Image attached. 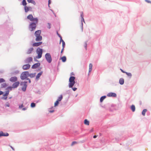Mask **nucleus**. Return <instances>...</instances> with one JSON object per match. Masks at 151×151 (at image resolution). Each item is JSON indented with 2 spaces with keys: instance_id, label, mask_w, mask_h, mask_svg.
I'll return each mask as SVG.
<instances>
[{
  "instance_id": "nucleus-15",
  "label": "nucleus",
  "mask_w": 151,
  "mask_h": 151,
  "mask_svg": "<svg viewBox=\"0 0 151 151\" xmlns=\"http://www.w3.org/2000/svg\"><path fill=\"white\" fill-rule=\"evenodd\" d=\"M42 42H35L33 43L32 45L34 47H37L41 45L42 44Z\"/></svg>"
},
{
  "instance_id": "nucleus-24",
  "label": "nucleus",
  "mask_w": 151,
  "mask_h": 151,
  "mask_svg": "<svg viewBox=\"0 0 151 151\" xmlns=\"http://www.w3.org/2000/svg\"><path fill=\"white\" fill-rule=\"evenodd\" d=\"M84 123L85 125H89V122L87 119H85L84 121Z\"/></svg>"
},
{
  "instance_id": "nucleus-30",
  "label": "nucleus",
  "mask_w": 151,
  "mask_h": 151,
  "mask_svg": "<svg viewBox=\"0 0 151 151\" xmlns=\"http://www.w3.org/2000/svg\"><path fill=\"white\" fill-rule=\"evenodd\" d=\"M27 4L26 1V0H23L22 2V4L23 5L25 6H26Z\"/></svg>"
},
{
  "instance_id": "nucleus-12",
  "label": "nucleus",
  "mask_w": 151,
  "mask_h": 151,
  "mask_svg": "<svg viewBox=\"0 0 151 151\" xmlns=\"http://www.w3.org/2000/svg\"><path fill=\"white\" fill-rule=\"evenodd\" d=\"M40 63H37L34 64L32 67V69H35L37 68L40 66Z\"/></svg>"
},
{
  "instance_id": "nucleus-20",
  "label": "nucleus",
  "mask_w": 151,
  "mask_h": 151,
  "mask_svg": "<svg viewBox=\"0 0 151 151\" xmlns=\"http://www.w3.org/2000/svg\"><path fill=\"white\" fill-rule=\"evenodd\" d=\"M33 50V48H30L29 49L27 52V54H30L32 51Z\"/></svg>"
},
{
  "instance_id": "nucleus-56",
  "label": "nucleus",
  "mask_w": 151,
  "mask_h": 151,
  "mask_svg": "<svg viewBox=\"0 0 151 151\" xmlns=\"http://www.w3.org/2000/svg\"><path fill=\"white\" fill-rule=\"evenodd\" d=\"M27 79L29 80V83H31V80H30V79H29V78H27Z\"/></svg>"
},
{
  "instance_id": "nucleus-52",
  "label": "nucleus",
  "mask_w": 151,
  "mask_h": 151,
  "mask_svg": "<svg viewBox=\"0 0 151 151\" xmlns=\"http://www.w3.org/2000/svg\"><path fill=\"white\" fill-rule=\"evenodd\" d=\"M97 135H94L93 136V138H96L97 137Z\"/></svg>"
},
{
  "instance_id": "nucleus-43",
  "label": "nucleus",
  "mask_w": 151,
  "mask_h": 151,
  "mask_svg": "<svg viewBox=\"0 0 151 151\" xmlns=\"http://www.w3.org/2000/svg\"><path fill=\"white\" fill-rule=\"evenodd\" d=\"M23 107V104H22L21 105L19 106V109H20L22 107Z\"/></svg>"
},
{
  "instance_id": "nucleus-38",
  "label": "nucleus",
  "mask_w": 151,
  "mask_h": 151,
  "mask_svg": "<svg viewBox=\"0 0 151 151\" xmlns=\"http://www.w3.org/2000/svg\"><path fill=\"white\" fill-rule=\"evenodd\" d=\"M4 80L2 78H0V83H2L5 82Z\"/></svg>"
},
{
  "instance_id": "nucleus-41",
  "label": "nucleus",
  "mask_w": 151,
  "mask_h": 151,
  "mask_svg": "<svg viewBox=\"0 0 151 151\" xmlns=\"http://www.w3.org/2000/svg\"><path fill=\"white\" fill-rule=\"evenodd\" d=\"M12 87L9 86L7 88V89H9L10 90H12Z\"/></svg>"
},
{
  "instance_id": "nucleus-22",
  "label": "nucleus",
  "mask_w": 151,
  "mask_h": 151,
  "mask_svg": "<svg viewBox=\"0 0 151 151\" xmlns=\"http://www.w3.org/2000/svg\"><path fill=\"white\" fill-rule=\"evenodd\" d=\"M93 67L92 64L91 63H90L89 65V72H90L92 70V68Z\"/></svg>"
},
{
  "instance_id": "nucleus-11",
  "label": "nucleus",
  "mask_w": 151,
  "mask_h": 151,
  "mask_svg": "<svg viewBox=\"0 0 151 151\" xmlns=\"http://www.w3.org/2000/svg\"><path fill=\"white\" fill-rule=\"evenodd\" d=\"M30 65L29 64L24 65H23L22 68L24 70H27L29 68Z\"/></svg>"
},
{
  "instance_id": "nucleus-51",
  "label": "nucleus",
  "mask_w": 151,
  "mask_h": 151,
  "mask_svg": "<svg viewBox=\"0 0 151 151\" xmlns=\"http://www.w3.org/2000/svg\"><path fill=\"white\" fill-rule=\"evenodd\" d=\"M120 70H121V71H122V72H123V73H125L126 72H125L124 70H122V69H120Z\"/></svg>"
},
{
  "instance_id": "nucleus-17",
  "label": "nucleus",
  "mask_w": 151,
  "mask_h": 151,
  "mask_svg": "<svg viewBox=\"0 0 151 151\" xmlns=\"http://www.w3.org/2000/svg\"><path fill=\"white\" fill-rule=\"evenodd\" d=\"M41 31L40 30H38L35 32V36L40 35Z\"/></svg>"
},
{
  "instance_id": "nucleus-21",
  "label": "nucleus",
  "mask_w": 151,
  "mask_h": 151,
  "mask_svg": "<svg viewBox=\"0 0 151 151\" xmlns=\"http://www.w3.org/2000/svg\"><path fill=\"white\" fill-rule=\"evenodd\" d=\"M124 82V79L123 78H120L119 80V83L121 85H122Z\"/></svg>"
},
{
  "instance_id": "nucleus-18",
  "label": "nucleus",
  "mask_w": 151,
  "mask_h": 151,
  "mask_svg": "<svg viewBox=\"0 0 151 151\" xmlns=\"http://www.w3.org/2000/svg\"><path fill=\"white\" fill-rule=\"evenodd\" d=\"M43 72L42 71H41L38 73L37 75L36 76V79L37 80H38L40 78V77L41 76V75L42 74Z\"/></svg>"
},
{
  "instance_id": "nucleus-46",
  "label": "nucleus",
  "mask_w": 151,
  "mask_h": 151,
  "mask_svg": "<svg viewBox=\"0 0 151 151\" xmlns=\"http://www.w3.org/2000/svg\"><path fill=\"white\" fill-rule=\"evenodd\" d=\"M64 50V48L63 47V48H62V50L61 51V53H62L63 52V51Z\"/></svg>"
},
{
  "instance_id": "nucleus-7",
  "label": "nucleus",
  "mask_w": 151,
  "mask_h": 151,
  "mask_svg": "<svg viewBox=\"0 0 151 151\" xmlns=\"http://www.w3.org/2000/svg\"><path fill=\"white\" fill-rule=\"evenodd\" d=\"M27 82H21L20 85L22 86V90L23 91H24L26 90V88L27 86Z\"/></svg>"
},
{
  "instance_id": "nucleus-31",
  "label": "nucleus",
  "mask_w": 151,
  "mask_h": 151,
  "mask_svg": "<svg viewBox=\"0 0 151 151\" xmlns=\"http://www.w3.org/2000/svg\"><path fill=\"white\" fill-rule=\"evenodd\" d=\"M9 93V91H6L5 93H4L3 95L4 96H7L8 95Z\"/></svg>"
},
{
  "instance_id": "nucleus-6",
  "label": "nucleus",
  "mask_w": 151,
  "mask_h": 151,
  "mask_svg": "<svg viewBox=\"0 0 151 151\" xmlns=\"http://www.w3.org/2000/svg\"><path fill=\"white\" fill-rule=\"evenodd\" d=\"M45 57L47 61L49 63H50L52 60L51 55L49 53H47L45 55Z\"/></svg>"
},
{
  "instance_id": "nucleus-1",
  "label": "nucleus",
  "mask_w": 151,
  "mask_h": 151,
  "mask_svg": "<svg viewBox=\"0 0 151 151\" xmlns=\"http://www.w3.org/2000/svg\"><path fill=\"white\" fill-rule=\"evenodd\" d=\"M75 78L73 76H71L70 78L69 84V86L70 88H72L74 86L75 83Z\"/></svg>"
},
{
  "instance_id": "nucleus-54",
  "label": "nucleus",
  "mask_w": 151,
  "mask_h": 151,
  "mask_svg": "<svg viewBox=\"0 0 151 151\" xmlns=\"http://www.w3.org/2000/svg\"><path fill=\"white\" fill-rule=\"evenodd\" d=\"M51 1L50 0H49L48 1V5H49V4L50 3Z\"/></svg>"
},
{
  "instance_id": "nucleus-2",
  "label": "nucleus",
  "mask_w": 151,
  "mask_h": 151,
  "mask_svg": "<svg viewBox=\"0 0 151 151\" xmlns=\"http://www.w3.org/2000/svg\"><path fill=\"white\" fill-rule=\"evenodd\" d=\"M37 23L35 22H32L29 24V29L30 31H32L35 29Z\"/></svg>"
},
{
  "instance_id": "nucleus-3",
  "label": "nucleus",
  "mask_w": 151,
  "mask_h": 151,
  "mask_svg": "<svg viewBox=\"0 0 151 151\" xmlns=\"http://www.w3.org/2000/svg\"><path fill=\"white\" fill-rule=\"evenodd\" d=\"M27 18L31 21H34L36 22V23H37L38 19L37 18H34L33 16L31 14L29 15L27 17Z\"/></svg>"
},
{
  "instance_id": "nucleus-47",
  "label": "nucleus",
  "mask_w": 151,
  "mask_h": 151,
  "mask_svg": "<svg viewBox=\"0 0 151 151\" xmlns=\"http://www.w3.org/2000/svg\"><path fill=\"white\" fill-rule=\"evenodd\" d=\"M49 112L50 113H52V112H54V110H50V111H49Z\"/></svg>"
},
{
  "instance_id": "nucleus-9",
  "label": "nucleus",
  "mask_w": 151,
  "mask_h": 151,
  "mask_svg": "<svg viewBox=\"0 0 151 151\" xmlns=\"http://www.w3.org/2000/svg\"><path fill=\"white\" fill-rule=\"evenodd\" d=\"M107 96L109 97H115L116 96V94L114 93L111 92L107 94Z\"/></svg>"
},
{
  "instance_id": "nucleus-59",
  "label": "nucleus",
  "mask_w": 151,
  "mask_h": 151,
  "mask_svg": "<svg viewBox=\"0 0 151 151\" xmlns=\"http://www.w3.org/2000/svg\"><path fill=\"white\" fill-rule=\"evenodd\" d=\"M82 30H83V25H82Z\"/></svg>"
},
{
  "instance_id": "nucleus-27",
  "label": "nucleus",
  "mask_w": 151,
  "mask_h": 151,
  "mask_svg": "<svg viewBox=\"0 0 151 151\" xmlns=\"http://www.w3.org/2000/svg\"><path fill=\"white\" fill-rule=\"evenodd\" d=\"M106 98V96H102L100 99V102H101L103 101V100Z\"/></svg>"
},
{
  "instance_id": "nucleus-48",
  "label": "nucleus",
  "mask_w": 151,
  "mask_h": 151,
  "mask_svg": "<svg viewBox=\"0 0 151 151\" xmlns=\"http://www.w3.org/2000/svg\"><path fill=\"white\" fill-rule=\"evenodd\" d=\"M60 42H62V40H62V37H60Z\"/></svg>"
},
{
  "instance_id": "nucleus-55",
  "label": "nucleus",
  "mask_w": 151,
  "mask_h": 151,
  "mask_svg": "<svg viewBox=\"0 0 151 151\" xmlns=\"http://www.w3.org/2000/svg\"><path fill=\"white\" fill-rule=\"evenodd\" d=\"M57 35H58L60 37H61L60 36V34H59L58 33V32H57Z\"/></svg>"
},
{
  "instance_id": "nucleus-58",
  "label": "nucleus",
  "mask_w": 151,
  "mask_h": 151,
  "mask_svg": "<svg viewBox=\"0 0 151 151\" xmlns=\"http://www.w3.org/2000/svg\"><path fill=\"white\" fill-rule=\"evenodd\" d=\"M146 1L148 2V3H150V1H148V0H146Z\"/></svg>"
},
{
  "instance_id": "nucleus-44",
  "label": "nucleus",
  "mask_w": 151,
  "mask_h": 151,
  "mask_svg": "<svg viewBox=\"0 0 151 151\" xmlns=\"http://www.w3.org/2000/svg\"><path fill=\"white\" fill-rule=\"evenodd\" d=\"M33 0H27V1L29 3H31Z\"/></svg>"
},
{
  "instance_id": "nucleus-33",
  "label": "nucleus",
  "mask_w": 151,
  "mask_h": 151,
  "mask_svg": "<svg viewBox=\"0 0 151 151\" xmlns=\"http://www.w3.org/2000/svg\"><path fill=\"white\" fill-rule=\"evenodd\" d=\"M81 16L82 18V21L83 20V21L84 22V19L83 17V12L81 13Z\"/></svg>"
},
{
  "instance_id": "nucleus-42",
  "label": "nucleus",
  "mask_w": 151,
  "mask_h": 151,
  "mask_svg": "<svg viewBox=\"0 0 151 151\" xmlns=\"http://www.w3.org/2000/svg\"><path fill=\"white\" fill-rule=\"evenodd\" d=\"M31 3H32L34 5H35L36 4V2L34 0H33Z\"/></svg>"
},
{
  "instance_id": "nucleus-57",
  "label": "nucleus",
  "mask_w": 151,
  "mask_h": 151,
  "mask_svg": "<svg viewBox=\"0 0 151 151\" xmlns=\"http://www.w3.org/2000/svg\"><path fill=\"white\" fill-rule=\"evenodd\" d=\"M6 86V84H4V85H3V86L2 87H4L5 86Z\"/></svg>"
},
{
  "instance_id": "nucleus-16",
  "label": "nucleus",
  "mask_w": 151,
  "mask_h": 151,
  "mask_svg": "<svg viewBox=\"0 0 151 151\" xmlns=\"http://www.w3.org/2000/svg\"><path fill=\"white\" fill-rule=\"evenodd\" d=\"M17 78L16 77H12L10 79V81L12 82H14L17 81Z\"/></svg>"
},
{
  "instance_id": "nucleus-28",
  "label": "nucleus",
  "mask_w": 151,
  "mask_h": 151,
  "mask_svg": "<svg viewBox=\"0 0 151 151\" xmlns=\"http://www.w3.org/2000/svg\"><path fill=\"white\" fill-rule=\"evenodd\" d=\"M147 109H144L142 112V115L145 116V113L147 112Z\"/></svg>"
},
{
  "instance_id": "nucleus-36",
  "label": "nucleus",
  "mask_w": 151,
  "mask_h": 151,
  "mask_svg": "<svg viewBox=\"0 0 151 151\" xmlns=\"http://www.w3.org/2000/svg\"><path fill=\"white\" fill-rule=\"evenodd\" d=\"M35 104L34 103H32L31 104V106L32 107H34L35 106Z\"/></svg>"
},
{
  "instance_id": "nucleus-39",
  "label": "nucleus",
  "mask_w": 151,
  "mask_h": 151,
  "mask_svg": "<svg viewBox=\"0 0 151 151\" xmlns=\"http://www.w3.org/2000/svg\"><path fill=\"white\" fill-rule=\"evenodd\" d=\"M87 44L86 42H85L83 45V46L85 48L86 50Z\"/></svg>"
},
{
  "instance_id": "nucleus-14",
  "label": "nucleus",
  "mask_w": 151,
  "mask_h": 151,
  "mask_svg": "<svg viewBox=\"0 0 151 151\" xmlns=\"http://www.w3.org/2000/svg\"><path fill=\"white\" fill-rule=\"evenodd\" d=\"M36 37V38L35 39V40L36 41H40L42 40V37L41 36H35Z\"/></svg>"
},
{
  "instance_id": "nucleus-23",
  "label": "nucleus",
  "mask_w": 151,
  "mask_h": 151,
  "mask_svg": "<svg viewBox=\"0 0 151 151\" xmlns=\"http://www.w3.org/2000/svg\"><path fill=\"white\" fill-rule=\"evenodd\" d=\"M36 75V73H30L29 74V73L28 76L30 77L31 78L34 77Z\"/></svg>"
},
{
  "instance_id": "nucleus-49",
  "label": "nucleus",
  "mask_w": 151,
  "mask_h": 151,
  "mask_svg": "<svg viewBox=\"0 0 151 151\" xmlns=\"http://www.w3.org/2000/svg\"><path fill=\"white\" fill-rule=\"evenodd\" d=\"M3 93V92L2 91H0V95L2 94Z\"/></svg>"
},
{
  "instance_id": "nucleus-34",
  "label": "nucleus",
  "mask_w": 151,
  "mask_h": 151,
  "mask_svg": "<svg viewBox=\"0 0 151 151\" xmlns=\"http://www.w3.org/2000/svg\"><path fill=\"white\" fill-rule=\"evenodd\" d=\"M51 24L50 23H48L47 24V27L49 28V29H50V28H51Z\"/></svg>"
},
{
  "instance_id": "nucleus-50",
  "label": "nucleus",
  "mask_w": 151,
  "mask_h": 151,
  "mask_svg": "<svg viewBox=\"0 0 151 151\" xmlns=\"http://www.w3.org/2000/svg\"><path fill=\"white\" fill-rule=\"evenodd\" d=\"M7 107H9V104H6L5 105Z\"/></svg>"
},
{
  "instance_id": "nucleus-13",
  "label": "nucleus",
  "mask_w": 151,
  "mask_h": 151,
  "mask_svg": "<svg viewBox=\"0 0 151 151\" xmlns=\"http://www.w3.org/2000/svg\"><path fill=\"white\" fill-rule=\"evenodd\" d=\"M19 84V81H17L15 82L12 85V87L13 88H16L17 87Z\"/></svg>"
},
{
  "instance_id": "nucleus-40",
  "label": "nucleus",
  "mask_w": 151,
  "mask_h": 151,
  "mask_svg": "<svg viewBox=\"0 0 151 151\" xmlns=\"http://www.w3.org/2000/svg\"><path fill=\"white\" fill-rule=\"evenodd\" d=\"M125 73L128 76H132V74L130 73H128L127 72H125Z\"/></svg>"
},
{
  "instance_id": "nucleus-45",
  "label": "nucleus",
  "mask_w": 151,
  "mask_h": 151,
  "mask_svg": "<svg viewBox=\"0 0 151 151\" xmlns=\"http://www.w3.org/2000/svg\"><path fill=\"white\" fill-rule=\"evenodd\" d=\"M72 89L73 91H75L76 90L77 88H72Z\"/></svg>"
},
{
  "instance_id": "nucleus-8",
  "label": "nucleus",
  "mask_w": 151,
  "mask_h": 151,
  "mask_svg": "<svg viewBox=\"0 0 151 151\" xmlns=\"http://www.w3.org/2000/svg\"><path fill=\"white\" fill-rule=\"evenodd\" d=\"M32 58L31 57H29L26 58L24 60L26 63H29L32 61Z\"/></svg>"
},
{
  "instance_id": "nucleus-19",
  "label": "nucleus",
  "mask_w": 151,
  "mask_h": 151,
  "mask_svg": "<svg viewBox=\"0 0 151 151\" xmlns=\"http://www.w3.org/2000/svg\"><path fill=\"white\" fill-rule=\"evenodd\" d=\"M0 132V134H1V136H7L9 135V134L7 133H4L2 131H1Z\"/></svg>"
},
{
  "instance_id": "nucleus-25",
  "label": "nucleus",
  "mask_w": 151,
  "mask_h": 151,
  "mask_svg": "<svg viewBox=\"0 0 151 151\" xmlns=\"http://www.w3.org/2000/svg\"><path fill=\"white\" fill-rule=\"evenodd\" d=\"M61 59L62 61L64 62H65L66 60V57L65 56L62 57V58H61Z\"/></svg>"
},
{
  "instance_id": "nucleus-26",
  "label": "nucleus",
  "mask_w": 151,
  "mask_h": 151,
  "mask_svg": "<svg viewBox=\"0 0 151 151\" xmlns=\"http://www.w3.org/2000/svg\"><path fill=\"white\" fill-rule=\"evenodd\" d=\"M131 109L133 112H134L135 111V108L134 105H133L131 106Z\"/></svg>"
},
{
  "instance_id": "nucleus-53",
  "label": "nucleus",
  "mask_w": 151,
  "mask_h": 151,
  "mask_svg": "<svg viewBox=\"0 0 151 151\" xmlns=\"http://www.w3.org/2000/svg\"><path fill=\"white\" fill-rule=\"evenodd\" d=\"M26 109H27L26 108H23L22 109L24 111V110H26Z\"/></svg>"
},
{
  "instance_id": "nucleus-4",
  "label": "nucleus",
  "mask_w": 151,
  "mask_h": 151,
  "mask_svg": "<svg viewBox=\"0 0 151 151\" xmlns=\"http://www.w3.org/2000/svg\"><path fill=\"white\" fill-rule=\"evenodd\" d=\"M28 75L29 72L28 71L23 72L21 75V78L22 80H24L27 78L28 76Z\"/></svg>"
},
{
  "instance_id": "nucleus-37",
  "label": "nucleus",
  "mask_w": 151,
  "mask_h": 151,
  "mask_svg": "<svg viewBox=\"0 0 151 151\" xmlns=\"http://www.w3.org/2000/svg\"><path fill=\"white\" fill-rule=\"evenodd\" d=\"M62 46L64 48L65 46V42L63 40H62Z\"/></svg>"
},
{
  "instance_id": "nucleus-5",
  "label": "nucleus",
  "mask_w": 151,
  "mask_h": 151,
  "mask_svg": "<svg viewBox=\"0 0 151 151\" xmlns=\"http://www.w3.org/2000/svg\"><path fill=\"white\" fill-rule=\"evenodd\" d=\"M42 49L38 48L37 50V52L38 54V56L36 57L37 58H40L42 55Z\"/></svg>"
},
{
  "instance_id": "nucleus-10",
  "label": "nucleus",
  "mask_w": 151,
  "mask_h": 151,
  "mask_svg": "<svg viewBox=\"0 0 151 151\" xmlns=\"http://www.w3.org/2000/svg\"><path fill=\"white\" fill-rule=\"evenodd\" d=\"M25 12L26 13L27 12L29 11H31L32 8L31 7H28L27 6H24Z\"/></svg>"
},
{
  "instance_id": "nucleus-32",
  "label": "nucleus",
  "mask_w": 151,
  "mask_h": 151,
  "mask_svg": "<svg viewBox=\"0 0 151 151\" xmlns=\"http://www.w3.org/2000/svg\"><path fill=\"white\" fill-rule=\"evenodd\" d=\"M59 101H58L57 100L55 102V104H54V106L55 107L57 106L58 104H59Z\"/></svg>"
},
{
  "instance_id": "nucleus-35",
  "label": "nucleus",
  "mask_w": 151,
  "mask_h": 151,
  "mask_svg": "<svg viewBox=\"0 0 151 151\" xmlns=\"http://www.w3.org/2000/svg\"><path fill=\"white\" fill-rule=\"evenodd\" d=\"M77 143H78V142H77L73 141V142H72V144H71V146H73L74 145L77 144Z\"/></svg>"
},
{
  "instance_id": "nucleus-29",
  "label": "nucleus",
  "mask_w": 151,
  "mask_h": 151,
  "mask_svg": "<svg viewBox=\"0 0 151 151\" xmlns=\"http://www.w3.org/2000/svg\"><path fill=\"white\" fill-rule=\"evenodd\" d=\"M62 99H63V96H62V95H61L60 96H59L57 100L58 101H60L62 100Z\"/></svg>"
}]
</instances>
